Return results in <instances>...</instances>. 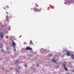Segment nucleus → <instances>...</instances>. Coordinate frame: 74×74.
<instances>
[{"instance_id":"f257e3e1","label":"nucleus","mask_w":74,"mask_h":74,"mask_svg":"<svg viewBox=\"0 0 74 74\" xmlns=\"http://www.w3.org/2000/svg\"><path fill=\"white\" fill-rule=\"evenodd\" d=\"M26 50H30V52H32L33 50H32V48H30L29 47H27L26 48Z\"/></svg>"},{"instance_id":"f03ea898","label":"nucleus","mask_w":74,"mask_h":74,"mask_svg":"<svg viewBox=\"0 0 74 74\" xmlns=\"http://www.w3.org/2000/svg\"><path fill=\"white\" fill-rule=\"evenodd\" d=\"M64 52H66V55L67 56H70V54L71 52L70 51H64Z\"/></svg>"},{"instance_id":"7ed1b4c3","label":"nucleus","mask_w":74,"mask_h":74,"mask_svg":"<svg viewBox=\"0 0 74 74\" xmlns=\"http://www.w3.org/2000/svg\"><path fill=\"white\" fill-rule=\"evenodd\" d=\"M19 64V63L18 61L16 60V62H15V64H16V65H17Z\"/></svg>"},{"instance_id":"20e7f679","label":"nucleus","mask_w":74,"mask_h":74,"mask_svg":"<svg viewBox=\"0 0 74 74\" xmlns=\"http://www.w3.org/2000/svg\"><path fill=\"white\" fill-rule=\"evenodd\" d=\"M16 45V44L14 42H12V45H13V47H15V46Z\"/></svg>"},{"instance_id":"39448f33","label":"nucleus","mask_w":74,"mask_h":74,"mask_svg":"<svg viewBox=\"0 0 74 74\" xmlns=\"http://www.w3.org/2000/svg\"><path fill=\"white\" fill-rule=\"evenodd\" d=\"M6 20L7 21H9L8 16H6Z\"/></svg>"},{"instance_id":"423d86ee","label":"nucleus","mask_w":74,"mask_h":74,"mask_svg":"<svg viewBox=\"0 0 74 74\" xmlns=\"http://www.w3.org/2000/svg\"><path fill=\"white\" fill-rule=\"evenodd\" d=\"M20 67H17V68H16V71H17V72L18 71V70L20 69Z\"/></svg>"},{"instance_id":"0eeeda50","label":"nucleus","mask_w":74,"mask_h":74,"mask_svg":"<svg viewBox=\"0 0 74 74\" xmlns=\"http://www.w3.org/2000/svg\"><path fill=\"white\" fill-rule=\"evenodd\" d=\"M41 11V9H37L36 11V12H40Z\"/></svg>"},{"instance_id":"6e6552de","label":"nucleus","mask_w":74,"mask_h":74,"mask_svg":"<svg viewBox=\"0 0 74 74\" xmlns=\"http://www.w3.org/2000/svg\"><path fill=\"white\" fill-rule=\"evenodd\" d=\"M52 61L53 63H56V62L55 60H53V59H52Z\"/></svg>"},{"instance_id":"1a4fd4ad","label":"nucleus","mask_w":74,"mask_h":74,"mask_svg":"<svg viewBox=\"0 0 74 74\" xmlns=\"http://www.w3.org/2000/svg\"><path fill=\"white\" fill-rule=\"evenodd\" d=\"M73 60H74V55H73V54L72 55V56H71Z\"/></svg>"},{"instance_id":"9d476101","label":"nucleus","mask_w":74,"mask_h":74,"mask_svg":"<svg viewBox=\"0 0 74 74\" xmlns=\"http://www.w3.org/2000/svg\"><path fill=\"white\" fill-rule=\"evenodd\" d=\"M37 8H35L34 9V11H37Z\"/></svg>"},{"instance_id":"9b49d317","label":"nucleus","mask_w":74,"mask_h":74,"mask_svg":"<svg viewBox=\"0 0 74 74\" xmlns=\"http://www.w3.org/2000/svg\"><path fill=\"white\" fill-rule=\"evenodd\" d=\"M64 68L65 69V70L66 71H68V69L67 68L65 67Z\"/></svg>"},{"instance_id":"f8f14e48","label":"nucleus","mask_w":74,"mask_h":74,"mask_svg":"<svg viewBox=\"0 0 74 74\" xmlns=\"http://www.w3.org/2000/svg\"><path fill=\"white\" fill-rule=\"evenodd\" d=\"M30 44H33V42L32 40H30Z\"/></svg>"},{"instance_id":"ddd939ff","label":"nucleus","mask_w":74,"mask_h":74,"mask_svg":"<svg viewBox=\"0 0 74 74\" xmlns=\"http://www.w3.org/2000/svg\"><path fill=\"white\" fill-rule=\"evenodd\" d=\"M0 35L1 36H3V33H0Z\"/></svg>"},{"instance_id":"4468645a","label":"nucleus","mask_w":74,"mask_h":74,"mask_svg":"<svg viewBox=\"0 0 74 74\" xmlns=\"http://www.w3.org/2000/svg\"><path fill=\"white\" fill-rule=\"evenodd\" d=\"M49 57H51L52 56V54H49Z\"/></svg>"},{"instance_id":"2eb2a0df","label":"nucleus","mask_w":74,"mask_h":74,"mask_svg":"<svg viewBox=\"0 0 74 74\" xmlns=\"http://www.w3.org/2000/svg\"><path fill=\"white\" fill-rule=\"evenodd\" d=\"M63 67L64 68H65L66 67V66H65V65L64 64H63Z\"/></svg>"},{"instance_id":"dca6fc26","label":"nucleus","mask_w":74,"mask_h":74,"mask_svg":"<svg viewBox=\"0 0 74 74\" xmlns=\"http://www.w3.org/2000/svg\"><path fill=\"white\" fill-rule=\"evenodd\" d=\"M24 66L25 67H26L27 66V64H25L24 65Z\"/></svg>"},{"instance_id":"f3484780","label":"nucleus","mask_w":74,"mask_h":74,"mask_svg":"<svg viewBox=\"0 0 74 74\" xmlns=\"http://www.w3.org/2000/svg\"><path fill=\"white\" fill-rule=\"evenodd\" d=\"M24 44H26V42H23Z\"/></svg>"},{"instance_id":"a211bd4d","label":"nucleus","mask_w":74,"mask_h":74,"mask_svg":"<svg viewBox=\"0 0 74 74\" xmlns=\"http://www.w3.org/2000/svg\"><path fill=\"white\" fill-rule=\"evenodd\" d=\"M14 51L15 52L16 51V49H14Z\"/></svg>"},{"instance_id":"6ab92c4d","label":"nucleus","mask_w":74,"mask_h":74,"mask_svg":"<svg viewBox=\"0 0 74 74\" xmlns=\"http://www.w3.org/2000/svg\"><path fill=\"white\" fill-rule=\"evenodd\" d=\"M36 4V6H37V7H38V5L37 4Z\"/></svg>"},{"instance_id":"aec40b11","label":"nucleus","mask_w":74,"mask_h":74,"mask_svg":"<svg viewBox=\"0 0 74 74\" xmlns=\"http://www.w3.org/2000/svg\"><path fill=\"white\" fill-rule=\"evenodd\" d=\"M2 52H3L4 51V50L3 49H2Z\"/></svg>"},{"instance_id":"412c9836","label":"nucleus","mask_w":74,"mask_h":74,"mask_svg":"<svg viewBox=\"0 0 74 74\" xmlns=\"http://www.w3.org/2000/svg\"><path fill=\"white\" fill-rule=\"evenodd\" d=\"M66 3H67V2H64V4H66Z\"/></svg>"},{"instance_id":"4be33fe9","label":"nucleus","mask_w":74,"mask_h":74,"mask_svg":"<svg viewBox=\"0 0 74 74\" xmlns=\"http://www.w3.org/2000/svg\"><path fill=\"white\" fill-rule=\"evenodd\" d=\"M6 12V13H7V14H9L7 12Z\"/></svg>"},{"instance_id":"5701e85b","label":"nucleus","mask_w":74,"mask_h":74,"mask_svg":"<svg viewBox=\"0 0 74 74\" xmlns=\"http://www.w3.org/2000/svg\"><path fill=\"white\" fill-rule=\"evenodd\" d=\"M1 38H3V36H1Z\"/></svg>"},{"instance_id":"b1692460","label":"nucleus","mask_w":74,"mask_h":74,"mask_svg":"<svg viewBox=\"0 0 74 74\" xmlns=\"http://www.w3.org/2000/svg\"><path fill=\"white\" fill-rule=\"evenodd\" d=\"M3 9H5V8H3Z\"/></svg>"},{"instance_id":"393cba45","label":"nucleus","mask_w":74,"mask_h":74,"mask_svg":"<svg viewBox=\"0 0 74 74\" xmlns=\"http://www.w3.org/2000/svg\"><path fill=\"white\" fill-rule=\"evenodd\" d=\"M6 7H8V8H9V7H8V6H6Z\"/></svg>"},{"instance_id":"a878e982","label":"nucleus","mask_w":74,"mask_h":74,"mask_svg":"<svg viewBox=\"0 0 74 74\" xmlns=\"http://www.w3.org/2000/svg\"><path fill=\"white\" fill-rule=\"evenodd\" d=\"M15 47H13V48H15Z\"/></svg>"},{"instance_id":"bb28decb","label":"nucleus","mask_w":74,"mask_h":74,"mask_svg":"<svg viewBox=\"0 0 74 74\" xmlns=\"http://www.w3.org/2000/svg\"><path fill=\"white\" fill-rule=\"evenodd\" d=\"M67 74H69V73H67Z\"/></svg>"},{"instance_id":"cd10ccee","label":"nucleus","mask_w":74,"mask_h":74,"mask_svg":"<svg viewBox=\"0 0 74 74\" xmlns=\"http://www.w3.org/2000/svg\"><path fill=\"white\" fill-rule=\"evenodd\" d=\"M24 58H25V57H24Z\"/></svg>"},{"instance_id":"c85d7f7f","label":"nucleus","mask_w":74,"mask_h":74,"mask_svg":"<svg viewBox=\"0 0 74 74\" xmlns=\"http://www.w3.org/2000/svg\"><path fill=\"white\" fill-rule=\"evenodd\" d=\"M37 66H38V65H37Z\"/></svg>"},{"instance_id":"c756f323","label":"nucleus","mask_w":74,"mask_h":74,"mask_svg":"<svg viewBox=\"0 0 74 74\" xmlns=\"http://www.w3.org/2000/svg\"><path fill=\"white\" fill-rule=\"evenodd\" d=\"M69 1H68V2H69Z\"/></svg>"}]
</instances>
